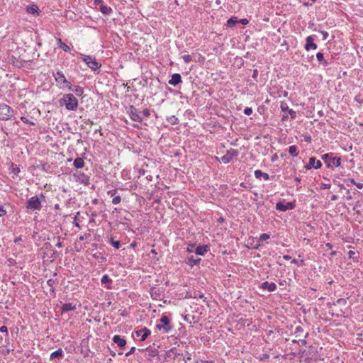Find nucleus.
Listing matches in <instances>:
<instances>
[{
  "label": "nucleus",
  "instance_id": "nucleus-49",
  "mask_svg": "<svg viewBox=\"0 0 363 363\" xmlns=\"http://www.w3.org/2000/svg\"><path fill=\"white\" fill-rule=\"evenodd\" d=\"M6 214V211L4 208V206L0 205V217H2Z\"/></svg>",
  "mask_w": 363,
  "mask_h": 363
},
{
  "label": "nucleus",
  "instance_id": "nucleus-8",
  "mask_svg": "<svg viewBox=\"0 0 363 363\" xmlns=\"http://www.w3.org/2000/svg\"><path fill=\"white\" fill-rule=\"evenodd\" d=\"M128 113L130 117V118L135 122H142L143 118L140 115L138 109L133 105L130 106L128 108Z\"/></svg>",
  "mask_w": 363,
  "mask_h": 363
},
{
  "label": "nucleus",
  "instance_id": "nucleus-60",
  "mask_svg": "<svg viewBox=\"0 0 363 363\" xmlns=\"http://www.w3.org/2000/svg\"><path fill=\"white\" fill-rule=\"evenodd\" d=\"M355 186L359 189H362L363 188V184L362 183H359V182H356L355 183Z\"/></svg>",
  "mask_w": 363,
  "mask_h": 363
},
{
  "label": "nucleus",
  "instance_id": "nucleus-53",
  "mask_svg": "<svg viewBox=\"0 0 363 363\" xmlns=\"http://www.w3.org/2000/svg\"><path fill=\"white\" fill-rule=\"evenodd\" d=\"M330 188V184H322L321 186H320L321 189H328Z\"/></svg>",
  "mask_w": 363,
  "mask_h": 363
},
{
  "label": "nucleus",
  "instance_id": "nucleus-55",
  "mask_svg": "<svg viewBox=\"0 0 363 363\" xmlns=\"http://www.w3.org/2000/svg\"><path fill=\"white\" fill-rule=\"evenodd\" d=\"M175 350H176V349H175V348H172V349L169 351V353H172V354H174V356H179V355H181V354H180V353L177 352Z\"/></svg>",
  "mask_w": 363,
  "mask_h": 363
},
{
  "label": "nucleus",
  "instance_id": "nucleus-39",
  "mask_svg": "<svg viewBox=\"0 0 363 363\" xmlns=\"http://www.w3.org/2000/svg\"><path fill=\"white\" fill-rule=\"evenodd\" d=\"M182 58L186 63H189L192 60V57L189 55H184Z\"/></svg>",
  "mask_w": 363,
  "mask_h": 363
},
{
  "label": "nucleus",
  "instance_id": "nucleus-50",
  "mask_svg": "<svg viewBox=\"0 0 363 363\" xmlns=\"http://www.w3.org/2000/svg\"><path fill=\"white\" fill-rule=\"evenodd\" d=\"M194 247H195V245H194V244H190V245H188V247H187V248H186L187 252H194Z\"/></svg>",
  "mask_w": 363,
  "mask_h": 363
},
{
  "label": "nucleus",
  "instance_id": "nucleus-20",
  "mask_svg": "<svg viewBox=\"0 0 363 363\" xmlns=\"http://www.w3.org/2000/svg\"><path fill=\"white\" fill-rule=\"evenodd\" d=\"M75 309H76V306L74 305H72L71 303H64L61 308L62 313L68 312V311H74Z\"/></svg>",
  "mask_w": 363,
  "mask_h": 363
},
{
  "label": "nucleus",
  "instance_id": "nucleus-26",
  "mask_svg": "<svg viewBox=\"0 0 363 363\" xmlns=\"http://www.w3.org/2000/svg\"><path fill=\"white\" fill-rule=\"evenodd\" d=\"M74 166L77 169L82 168L84 166V160L82 157H77L74 161Z\"/></svg>",
  "mask_w": 363,
  "mask_h": 363
},
{
  "label": "nucleus",
  "instance_id": "nucleus-47",
  "mask_svg": "<svg viewBox=\"0 0 363 363\" xmlns=\"http://www.w3.org/2000/svg\"><path fill=\"white\" fill-rule=\"evenodd\" d=\"M289 114L292 119H295L296 118V112L293 109L289 110Z\"/></svg>",
  "mask_w": 363,
  "mask_h": 363
},
{
  "label": "nucleus",
  "instance_id": "nucleus-13",
  "mask_svg": "<svg viewBox=\"0 0 363 363\" xmlns=\"http://www.w3.org/2000/svg\"><path fill=\"white\" fill-rule=\"evenodd\" d=\"M306 43L304 46L306 50L308 51L311 49H317V45L314 43V38L312 35L308 36L306 39Z\"/></svg>",
  "mask_w": 363,
  "mask_h": 363
},
{
  "label": "nucleus",
  "instance_id": "nucleus-51",
  "mask_svg": "<svg viewBox=\"0 0 363 363\" xmlns=\"http://www.w3.org/2000/svg\"><path fill=\"white\" fill-rule=\"evenodd\" d=\"M135 351V347H132L130 349V350H129L128 352H126V353L125 354V355L126 357H128V356H130V354H133Z\"/></svg>",
  "mask_w": 363,
  "mask_h": 363
},
{
  "label": "nucleus",
  "instance_id": "nucleus-59",
  "mask_svg": "<svg viewBox=\"0 0 363 363\" xmlns=\"http://www.w3.org/2000/svg\"><path fill=\"white\" fill-rule=\"evenodd\" d=\"M57 240H58V242H57L56 246L58 247H62V243L60 242V238L57 237Z\"/></svg>",
  "mask_w": 363,
  "mask_h": 363
},
{
  "label": "nucleus",
  "instance_id": "nucleus-5",
  "mask_svg": "<svg viewBox=\"0 0 363 363\" xmlns=\"http://www.w3.org/2000/svg\"><path fill=\"white\" fill-rule=\"evenodd\" d=\"M13 111L8 105L5 104H0V119L7 121L13 116Z\"/></svg>",
  "mask_w": 363,
  "mask_h": 363
},
{
  "label": "nucleus",
  "instance_id": "nucleus-32",
  "mask_svg": "<svg viewBox=\"0 0 363 363\" xmlns=\"http://www.w3.org/2000/svg\"><path fill=\"white\" fill-rule=\"evenodd\" d=\"M110 244L116 249H119L121 242L119 240H114L113 238L110 239Z\"/></svg>",
  "mask_w": 363,
  "mask_h": 363
},
{
  "label": "nucleus",
  "instance_id": "nucleus-36",
  "mask_svg": "<svg viewBox=\"0 0 363 363\" xmlns=\"http://www.w3.org/2000/svg\"><path fill=\"white\" fill-rule=\"evenodd\" d=\"M21 120L26 124H29V125H35V123L33 122V121H31L30 120L28 119V118L25 117V116H22L21 117Z\"/></svg>",
  "mask_w": 363,
  "mask_h": 363
},
{
  "label": "nucleus",
  "instance_id": "nucleus-29",
  "mask_svg": "<svg viewBox=\"0 0 363 363\" xmlns=\"http://www.w3.org/2000/svg\"><path fill=\"white\" fill-rule=\"evenodd\" d=\"M145 350L148 352V356L150 357H154L158 355L159 351H158V350H157L155 348H150L149 347H147Z\"/></svg>",
  "mask_w": 363,
  "mask_h": 363
},
{
  "label": "nucleus",
  "instance_id": "nucleus-40",
  "mask_svg": "<svg viewBox=\"0 0 363 363\" xmlns=\"http://www.w3.org/2000/svg\"><path fill=\"white\" fill-rule=\"evenodd\" d=\"M360 202L359 201H357L355 204H354V206L353 207V211H354L357 213H359V208L360 207Z\"/></svg>",
  "mask_w": 363,
  "mask_h": 363
},
{
  "label": "nucleus",
  "instance_id": "nucleus-28",
  "mask_svg": "<svg viewBox=\"0 0 363 363\" xmlns=\"http://www.w3.org/2000/svg\"><path fill=\"white\" fill-rule=\"evenodd\" d=\"M238 22V18L233 16L227 21L226 26L229 28H233L235 25V23Z\"/></svg>",
  "mask_w": 363,
  "mask_h": 363
},
{
  "label": "nucleus",
  "instance_id": "nucleus-64",
  "mask_svg": "<svg viewBox=\"0 0 363 363\" xmlns=\"http://www.w3.org/2000/svg\"><path fill=\"white\" fill-rule=\"evenodd\" d=\"M289 118V116L287 114H284L282 116V121H286Z\"/></svg>",
  "mask_w": 363,
  "mask_h": 363
},
{
  "label": "nucleus",
  "instance_id": "nucleus-23",
  "mask_svg": "<svg viewBox=\"0 0 363 363\" xmlns=\"http://www.w3.org/2000/svg\"><path fill=\"white\" fill-rule=\"evenodd\" d=\"M255 176L257 179H260L261 177H263L264 180H269V176L267 173L262 172L259 169H257L255 171Z\"/></svg>",
  "mask_w": 363,
  "mask_h": 363
},
{
  "label": "nucleus",
  "instance_id": "nucleus-58",
  "mask_svg": "<svg viewBox=\"0 0 363 363\" xmlns=\"http://www.w3.org/2000/svg\"><path fill=\"white\" fill-rule=\"evenodd\" d=\"M346 199L347 200H351L352 199V195L350 194V191L349 190H347V196H346Z\"/></svg>",
  "mask_w": 363,
  "mask_h": 363
},
{
  "label": "nucleus",
  "instance_id": "nucleus-11",
  "mask_svg": "<svg viewBox=\"0 0 363 363\" xmlns=\"http://www.w3.org/2000/svg\"><path fill=\"white\" fill-rule=\"evenodd\" d=\"M322 166V163L320 160H316V159L313 157L309 158L308 164L305 166V168L308 170L311 169H320Z\"/></svg>",
  "mask_w": 363,
  "mask_h": 363
},
{
  "label": "nucleus",
  "instance_id": "nucleus-9",
  "mask_svg": "<svg viewBox=\"0 0 363 363\" xmlns=\"http://www.w3.org/2000/svg\"><path fill=\"white\" fill-rule=\"evenodd\" d=\"M84 62H85L87 66L92 70H96L101 67V65L96 62V59L89 55L84 57Z\"/></svg>",
  "mask_w": 363,
  "mask_h": 363
},
{
  "label": "nucleus",
  "instance_id": "nucleus-56",
  "mask_svg": "<svg viewBox=\"0 0 363 363\" xmlns=\"http://www.w3.org/2000/svg\"><path fill=\"white\" fill-rule=\"evenodd\" d=\"M94 4L96 6H99V7H100L101 4H104V1L103 0H94Z\"/></svg>",
  "mask_w": 363,
  "mask_h": 363
},
{
  "label": "nucleus",
  "instance_id": "nucleus-61",
  "mask_svg": "<svg viewBox=\"0 0 363 363\" xmlns=\"http://www.w3.org/2000/svg\"><path fill=\"white\" fill-rule=\"evenodd\" d=\"M191 356H190V355H189V356H188V357H183V360L184 361V362H185V363H186V362H187V361H189V360H191Z\"/></svg>",
  "mask_w": 363,
  "mask_h": 363
},
{
  "label": "nucleus",
  "instance_id": "nucleus-48",
  "mask_svg": "<svg viewBox=\"0 0 363 363\" xmlns=\"http://www.w3.org/2000/svg\"><path fill=\"white\" fill-rule=\"evenodd\" d=\"M257 77H258V70L254 69L252 73V78L255 82H257Z\"/></svg>",
  "mask_w": 363,
  "mask_h": 363
},
{
  "label": "nucleus",
  "instance_id": "nucleus-30",
  "mask_svg": "<svg viewBox=\"0 0 363 363\" xmlns=\"http://www.w3.org/2000/svg\"><path fill=\"white\" fill-rule=\"evenodd\" d=\"M57 283V279H50L47 281V284L50 287V291L54 293V285Z\"/></svg>",
  "mask_w": 363,
  "mask_h": 363
},
{
  "label": "nucleus",
  "instance_id": "nucleus-21",
  "mask_svg": "<svg viewBox=\"0 0 363 363\" xmlns=\"http://www.w3.org/2000/svg\"><path fill=\"white\" fill-rule=\"evenodd\" d=\"M99 11L105 16H108L113 12V9L104 4L101 5Z\"/></svg>",
  "mask_w": 363,
  "mask_h": 363
},
{
  "label": "nucleus",
  "instance_id": "nucleus-14",
  "mask_svg": "<svg viewBox=\"0 0 363 363\" xmlns=\"http://www.w3.org/2000/svg\"><path fill=\"white\" fill-rule=\"evenodd\" d=\"M112 340L115 344L117 345L118 347L121 349L124 348L127 343L126 340L118 335H114Z\"/></svg>",
  "mask_w": 363,
  "mask_h": 363
},
{
  "label": "nucleus",
  "instance_id": "nucleus-17",
  "mask_svg": "<svg viewBox=\"0 0 363 363\" xmlns=\"http://www.w3.org/2000/svg\"><path fill=\"white\" fill-rule=\"evenodd\" d=\"M67 89L73 91L78 96H81L84 93V89L80 86H72V84H70Z\"/></svg>",
  "mask_w": 363,
  "mask_h": 363
},
{
  "label": "nucleus",
  "instance_id": "nucleus-31",
  "mask_svg": "<svg viewBox=\"0 0 363 363\" xmlns=\"http://www.w3.org/2000/svg\"><path fill=\"white\" fill-rule=\"evenodd\" d=\"M101 282L102 284H109L112 282V279L108 277V274H105L102 277Z\"/></svg>",
  "mask_w": 363,
  "mask_h": 363
},
{
  "label": "nucleus",
  "instance_id": "nucleus-33",
  "mask_svg": "<svg viewBox=\"0 0 363 363\" xmlns=\"http://www.w3.org/2000/svg\"><path fill=\"white\" fill-rule=\"evenodd\" d=\"M167 121L172 125H176L178 123L179 120L175 116H171L167 118Z\"/></svg>",
  "mask_w": 363,
  "mask_h": 363
},
{
  "label": "nucleus",
  "instance_id": "nucleus-1",
  "mask_svg": "<svg viewBox=\"0 0 363 363\" xmlns=\"http://www.w3.org/2000/svg\"><path fill=\"white\" fill-rule=\"evenodd\" d=\"M60 106H65L67 111H76L79 103L77 98L72 94H65L59 100Z\"/></svg>",
  "mask_w": 363,
  "mask_h": 363
},
{
  "label": "nucleus",
  "instance_id": "nucleus-2",
  "mask_svg": "<svg viewBox=\"0 0 363 363\" xmlns=\"http://www.w3.org/2000/svg\"><path fill=\"white\" fill-rule=\"evenodd\" d=\"M321 158L328 168H333V167H337L341 164V158L335 156L333 153L324 154L322 155Z\"/></svg>",
  "mask_w": 363,
  "mask_h": 363
},
{
  "label": "nucleus",
  "instance_id": "nucleus-46",
  "mask_svg": "<svg viewBox=\"0 0 363 363\" xmlns=\"http://www.w3.org/2000/svg\"><path fill=\"white\" fill-rule=\"evenodd\" d=\"M337 303L338 305L345 306V305H346V303H347V301H346V299L342 298H338V299L337 300Z\"/></svg>",
  "mask_w": 363,
  "mask_h": 363
},
{
  "label": "nucleus",
  "instance_id": "nucleus-18",
  "mask_svg": "<svg viewBox=\"0 0 363 363\" xmlns=\"http://www.w3.org/2000/svg\"><path fill=\"white\" fill-rule=\"evenodd\" d=\"M209 250V247L206 245H199L195 250V253L197 255H204Z\"/></svg>",
  "mask_w": 363,
  "mask_h": 363
},
{
  "label": "nucleus",
  "instance_id": "nucleus-27",
  "mask_svg": "<svg viewBox=\"0 0 363 363\" xmlns=\"http://www.w3.org/2000/svg\"><path fill=\"white\" fill-rule=\"evenodd\" d=\"M289 152L292 157H297L298 155L297 147L296 145H291L289 147Z\"/></svg>",
  "mask_w": 363,
  "mask_h": 363
},
{
  "label": "nucleus",
  "instance_id": "nucleus-24",
  "mask_svg": "<svg viewBox=\"0 0 363 363\" xmlns=\"http://www.w3.org/2000/svg\"><path fill=\"white\" fill-rule=\"evenodd\" d=\"M57 40L58 46L60 49H62V50H64L65 52H70V50H71L70 48L67 44H65L64 42H62L60 38H57Z\"/></svg>",
  "mask_w": 363,
  "mask_h": 363
},
{
  "label": "nucleus",
  "instance_id": "nucleus-35",
  "mask_svg": "<svg viewBox=\"0 0 363 363\" xmlns=\"http://www.w3.org/2000/svg\"><path fill=\"white\" fill-rule=\"evenodd\" d=\"M280 108L284 112V111H289V110H290V108H289L288 104L286 102H284V101H281V102Z\"/></svg>",
  "mask_w": 363,
  "mask_h": 363
},
{
  "label": "nucleus",
  "instance_id": "nucleus-3",
  "mask_svg": "<svg viewBox=\"0 0 363 363\" xmlns=\"http://www.w3.org/2000/svg\"><path fill=\"white\" fill-rule=\"evenodd\" d=\"M156 328L160 331L169 333L173 329V325L171 324L170 319L166 315H162L156 325Z\"/></svg>",
  "mask_w": 363,
  "mask_h": 363
},
{
  "label": "nucleus",
  "instance_id": "nucleus-44",
  "mask_svg": "<svg viewBox=\"0 0 363 363\" xmlns=\"http://www.w3.org/2000/svg\"><path fill=\"white\" fill-rule=\"evenodd\" d=\"M0 332L1 333H6V336L8 337L9 336V333H8V328L5 325H2L0 327Z\"/></svg>",
  "mask_w": 363,
  "mask_h": 363
},
{
  "label": "nucleus",
  "instance_id": "nucleus-57",
  "mask_svg": "<svg viewBox=\"0 0 363 363\" xmlns=\"http://www.w3.org/2000/svg\"><path fill=\"white\" fill-rule=\"evenodd\" d=\"M238 22H240L242 25H247L249 23L248 20L246 18H242V19L238 21Z\"/></svg>",
  "mask_w": 363,
  "mask_h": 363
},
{
  "label": "nucleus",
  "instance_id": "nucleus-37",
  "mask_svg": "<svg viewBox=\"0 0 363 363\" xmlns=\"http://www.w3.org/2000/svg\"><path fill=\"white\" fill-rule=\"evenodd\" d=\"M316 59H317V60H318L320 63H321L322 62H323V61H324V60H325V57H324V55H323V53H322V52H318V53L316 54Z\"/></svg>",
  "mask_w": 363,
  "mask_h": 363
},
{
  "label": "nucleus",
  "instance_id": "nucleus-22",
  "mask_svg": "<svg viewBox=\"0 0 363 363\" xmlns=\"http://www.w3.org/2000/svg\"><path fill=\"white\" fill-rule=\"evenodd\" d=\"M62 357H63V351L61 348H60L50 354V359H54L55 358L62 359Z\"/></svg>",
  "mask_w": 363,
  "mask_h": 363
},
{
  "label": "nucleus",
  "instance_id": "nucleus-62",
  "mask_svg": "<svg viewBox=\"0 0 363 363\" xmlns=\"http://www.w3.org/2000/svg\"><path fill=\"white\" fill-rule=\"evenodd\" d=\"M77 216L74 217V222H73V224L76 226V227H78V228H80V225L77 222Z\"/></svg>",
  "mask_w": 363,
  "mask_h": 363
},
{
  "label": "nucleus",
  "instance_id": "nucleus-42",
  "mask_svg": "<svg viewBox=\"0 0 363 363\" xmlns=\"http://www.w3.org/2000/svg\"><path fill=\"white\" fill-rule=\"evenodd\" d=\"M269 358V354L267 353H263L259 356V360L260 361H264Z\"/></svg>",
  "mask_w": 363,
  "mask_h": 363
},
{
  "label": "nucleus",
  "instance_id": "nucleus-41",
  "mask_svg": "<svg viewBox=\"0 0 363 363\" xmlns=\"http://www.w3.org/2000/svg\"><path fill=\"white\" fill-rule=\"evenodd\" d=\"M121 201V198L120 196H116L115 197L113 198L112 199V203L113 204H118Z\"/></svg>",
  "mask_w": 363,
  "mask_h": 363
},
{
  "label": "nucleus",
  "instance_id": "nucleus-19",
  "mask_svg": "<svg viewBox=\"0 0 363 363\" xmlns=\"http://www.w3.org/2000/svg\"><path fill=\"white\" fill-rule=\"evenodd\" d=\"M201 258H196L194 256L191 255L187 259L186 264L193 267L194 265H198L201 262Z\"/></svg>",
  "mask_w": 363,
  "mask_h": 363
},
{
  "label": "nucleus",
  "instance_id": "nucleus-54",
  "mask_svg": "<svg viewBox=\"0 0 363 363\" xmlns=\"http://www.w3.org/2000/svg\"><path fill=\"white\" fill-rule=\"evenodd\" d=\"M321 34L323 35V40H325L328 38V33L326 31H321Z\"/></svg>",
  "mask_w": 363,
  "mask_h": 363
},
{
  "label": "nucleus",
  "instance_id": "nucleus-63",
  "mask_svg": "<svg viewBox=\"0 0 363 363\" xmlns=\"http://www.w3.org/2000/svg\"><path fill=\"white\" fill-rule=\"evenodd\" d=\"M355 101H356L357 102L359 103V104L363 103V99H362V100H361V99H359V96H357L355 97Z\"/></svg>",
  "mask_w": 363,
  "mask_h": 363
},
{
  "label": "nucleus",
  "instance_id": "nucleus-7",
  "mask_svg": "<svg viewBox=\"0 0 363 363\" xmlns=\"http://www.w3.org/2000/svg\"><path fill=\"white\" fill-rule=\"evenodd\" d=\"M41 202L38 196L30 198L26 204V208L33 211L40 210L41 208Z\"/></svg>",
  "mask_w": 363,
  "mask_h": 363
},
{
  "label": "nucleus",
  "instance_id": "nucleus-25",
  "mask_svg": "<svg viewBox=\"0 0 363 363\" xmlns=\"http://www.w3.org/2000/svg\"><path fill=\"white\" fill-rule=\"evenodd\" d=\"M26 11L28 13L31 14H39V9L36 5L28 6L26 8Z\"/></svg>",
  "mask_w": 363,
  "mask_h": 363
},
{
  "label": "nucleus",
  "instance_id": "nucleus-10",
  "mask_svg": "<svg viewBox=\"0 0 363 363\" xmlns=\"http://www.w3.org/2000/svg\"><path fill=\"white\" fill-rule=\"evenodd\" d=\"M295 208V204L293 202H286L284 203L282 201H279L276 203V209L279 211H286L287 210H293Z\"/></svg>",
  "mask_w": 363,
  "mask_h": 363
},
{
  "label": "nucleus",
  "instance_id": "nucleus-38",
  "mask_svg": "<svg viewBox=\"0 0 363 363\" xmlns=\"http://www.w3.org/2000/svg\"><path fill=\"white\" fill-rule=\"evenodd\" d=\"M270 238V235L269 234H267V233H262L259 236V241H264L267 239H269Z\"/></svg>",
  "mask_w": 363,
  "mask_h": 363
},
{
  "label": "nucleus",
  "instance_id": "nucleus-16",
  "mask_svg": "<svg viewBox=\"0 0 363 363\" xmlns=\"http://www.w3.org/2000/svg\"><path fill=\"white\" fill-rule=\"evenodd\" d=\"M182 82V77L179 74L175 73L172 75V78L169 80L168 83L170 85L176 86Z\"/></svg>",
  "mask_w": 363,
  "mask_h": 363
},
{
  "label": "nucleus",
  "instance_id": "nucleus-52",
  "mask_svg": "<svg viewBox=\"0 0 363 363\" xmlns=\"http://www.w3.org/2000/svg\"><path fill=\"white\" fill-rule=\"evenodd\" d=\"M143 116H145V117H149L150 116V111L149 109L147 108H145L143 111Z\"/></svg>",
  "mask_w": 363,
  "mask_h": 363
},
{
  "label": "nucleus",
  "instance_id": "nucleus-15",
  "mask_svg": "<svg viewBox=\"0 0 363 363\" xmlns=\"http://www.w3.org/2000/svg\"><path fill=\"white\" fill-rule=\"evenodd\" d=\"M260 288L264 290H267L269 292L274 291L277 289V285L274 282L264 281L261 284Z\"/></svg>",
  "mask_w": 363,
  "mask_h": 363
},
{
  "label": "nucleus",
  "instance_id": "nucleus-4",
  "mask_svg": "<svg viewBox=\"0 0 363 363\" xmlns=\"http://www.w3.org/2000/svg\"><path fill=\"white\" fill-rule=\"evenodd\" d=\"M53 76L57 82V86L61 89L67 88L68 86L71 84L69 81L67 80L65 74L62 71H57L55 73L53 72Z\"/></svg>",
  "mask_w": 363,
  "mask_h": 363
},
{
  "label": "nucleus",
  "instance_id": "nucleus-34",
  "mask_svg": "<svg viewBox=\"0 0 363 363\" xmlns=\"http://www.w3.org/2000/svg\"><path fill=\"white\" fill-rule=\"evenodd\" d=\"M151 296L155 299H158L160 296V294L157 291L155 288H152L150 291Z\"/></svg>",
  "mask_w": 363,
  "mask_h": 363
},
{
  "label": "nucleus",
  "instance_id": "nucleus-43",
  "mask_svg": "<svg viewBox=\"0 0 363 363\" xmlns=\"http://www.w3.org/2000/svg\"><path fill=\"white\" fill-rule=\"evenodd\" d=\"M303 332V328L301 327V326H298L296 328V330H295V334H296V337H299V333H301Z\"/></svg>",
  "mask_w": 363,
  "mask_h": 363
},
{
  "label": "nucleus",
  "instance_id": "nucleus-12",
  "mask_svg": "<svg viewBox=\"0 0 363 363\" xmlns=\"http://www.w3.org/2000/svg\"><path fill=\"white\" fill-rule=\"evenodd\" d=\"M135 333L138 337L140 336V341H145L151 334V331L145 327L136 330Z\"/></svg>",
  "mask_w": 363,
  "mask_h": 363
},
{
  "label": "nucleus",
  "instance_id": "nucleus-45",
  "mask_svg": "<svg viewBox=\"0 0 363 363\" xmlns=\"http://www.w3.org/2000/svg\"><path fill=\"white\" fill-rule=\"evenodd\" d=\"M244 113L247 116H250L252 114V108H250V107H246L245 109H244Z\"/></svg>",
  "mask_w": 363,
  "mask_h": 363
},
{
  "label": "nucleus",
  "instance_id": "nucleus-6",
  "mask_svg": "<svg viewBox=\"0 0 363 363\" xmlns=\"http://www.w3.org/2000/svg\"><path fill=\"white\" fill-rule=\"evenodd\" d=\"M239 155V152L238 150L230 149L227 150L226 154L221 157L220 161L224 164H228L233 160L234 158H236Z\"/></svg>",
  "mask_w": 363,
  "mask_h": 363
}]
</instances>
